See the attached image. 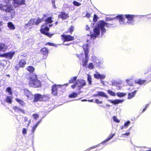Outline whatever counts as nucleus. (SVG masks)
Wrapping results in <instances>:
<instances>
[{
    "instance_id": "nucleus-27",
    "label": "nucleus",
    "mask_w": 151,
    "mask_h": 151,
    "mask_svg": "<svg viewBox=\"0 0 151 151\" xmlns=\"http://www.w3.org/2000/svg\"><path fill=\"white\" fill-rule=\"evenodd\" d=\"M27 70L30 73L33 72L35 70L34 68L32 66H29L27 68Z\"/></svg>"
},
{
    "instance_id": "nucleus-34",
    "label": "nucleus",
    "mask_w": 151,
    "mask_h": 151,
    "mask_svg": "<svg viewBox=\"0 0 151 151\" xmlns=\"http://www.w3.org/2000/svg\"><path fill=\"white\" fill-rule=\"evenodd\" d=\"M107 91L108 93L112 96H115L116 95V93L111 90H108Z\"/></svg>"
},
{
    "instance_id": "nucleus-29",
    "label": "nucleus",
    "mask_w": 151,
    "mask_h": 151,
    "mask_svg": "<svg viewBox=\"0 0 151 151\" xmlns=\"http://www.w3.org/2000/svg\"><path fill=\"white\" fill-rule=\"evenodd\" d=\"M11 14V17L12 18L14 17L15 14V11L14 9H11L10 6V14Z\"/></svg>"
},
{
    "instance_id": "nucleus-63",
    "label": "nucleus",
    "mask_w": 151,
    "mask_h": 151,
    "mask_svg": "<svg viewBox=\"0 0 151 151\" xmlns=\"http://www.w3.org/2000/svg\"><path fill=\"white\" fill-rule=\"evenodd\" d=\"M15 68L17 69H18L19 68V67L18 66H15Z\"/></svg>"
},
{
    "instance_id": "nucleus-62",
    "label": "nucleus",
    "mask_w": 151,
    "mask_h": 151,
    "mask_svg": "<svg viewBox=\"0 0 151 151\" xmlns=\"http://www.w3.org/2000/svg\"><path fill=\"white\" fill-rule=\"evenodd\" d=\"M88 101L90 102H93V99L89 100H88Z\"/></svg>"
},
{
    "instance_id": "nucleus-17",
    "label": "nucleus",
    "mask_w": 151,
    "mask_h": 151,
    "mask_svg": "<svg viewBox=\"0 0 151 151\" xmlns=\"http://www.w3.org/2000/svg\"><path fill=\"white\" fill-rule=\"evenodd\" d=\"M94 77L97 79H100L101 80L104 79L106 77V76L104 74H101L98 72L94 75Z\"/></svg>"
},
{
    "instance_id": "nucleus-15",
    "label": "nucleus",
    "mask_w": 151,
    "mask_h": 151,
    "mask_svg": "<svg viewBox=\"0 0 151 151\" xmlns=\"http://www.w3.org/2000/svg\"><path fill=\"white\" fill-rule=\"evenodd\" d=\"M43 97L44 96L40 94H36L35 95L34 99L33 101L34 102H36L38 101H41Z\"/></svg>"
},
{
    "instance_id": "nucleus-41",
    "label": "nucleus",
    "mask_w": 151,
    "mask_h": 151,
    "mask_svg": "<svg viewBox=\"0 0 151 151\" xmlns=\"http://www.w3.org/2000/svg\"><path fill=\"white\" fill-rule=\"evenodd\" d=\"M15 29L14 25L11 22H10V29L14 30Z\"/></svg>"
},
{
    "instance_id": "nucleus-14",
    "label": "nucleus",
    "mask_w": 151,
    "mask_h": 151,
    "mask_svg": "<svg viewBox=\"0 0 151 151\" xmlns=\"http://www.w3.org/2000/svg\"><path fill=\"white\" fill-rule=\"evenodd\" d=\"M42 22V19H38L37 20L35 19H31L29 22L28 24H36L38 25Z\"/></svg>"
},
{
    "instance_id": "nucleus-5",
    "label": "nucleus",
    "mask_w": 151,
    "mask_h": 151,
    "mask_svg": "<svg viewBox=\"0 0 151 151\" xmlns=\"http://www.w3.org/2000/svg\"><path fill=\"white\" fill-rule=\"evenodd\" d=\"M86 85L85 81L84 80H78L74 83L71 86V87L74 89L76 86L78 87L79 89Z\"/></svg>"
},
{
    "instance_id": "nucleus-24",
    "label": "nucleus",
    "mask_w": 151,
    "mask_h": 151,
    "mask_svg": "<svg viewBox=\"0 0 151 151\" xmlns=\"http://www.w3.org/2000/svg\"><path fill=\"white\" fill-rule=\"evenodd\" d=\"M146 82L145 80H143L140 79H136L135 81V82L136 83L140 85H142Z\"/></svg>"
},
{
    "instance_id": "nucleus-42",
    "label": "nucleus",
    "mask_w": 151,
    "mask_h": 151,
    "mask_svg": "<svg viewBox=\"0 0 151 151\" xmlns=\"http://www.w3.org/2000/svg\"><path fill=\"white\" fill-rule=\"evenodd\" d=\"M73 4L74 5L77 6H79L81 5L80 3L76 1H74L73 2Z\"/></svg>"
},
{
    "instance_id": "nucleus-20",
    "label": "nucleus",
    "mask_w": 151,
    "mask_h": 151,
    "mask_svg": "<svg viewBox=\"0 0 151 151\" xmlns=\"http://www.w3.org/2000/svg\"><path fill=\"white\" fill-rule=\"evenodd\" d=\"M98 95H99V96H101L106 98H108L109 97L105 93L101 91H98Z\"/></svg>"
},
{
    "instance_id": "nucleus-16",
    "label": "nucleus",
    "mask_w": 151,
    "mask_h": 151,
    "mask_svg": "<svg viewBox=\"0 0 151 151\" xmlns=\"http://www.w3.org/2000/svg\"><path fill=\"white\" fill-rule=\"evenodd\" d=\"M68 17V14L63 12H61L58 15V18H61L63 20L67 19Z\"/></svg>"
},
{
    "instance_id": "nucleus-25",
    "label": "nucleus",
    "mask_w": 151,
    "mask_h": 151,
    "mask_svg": "<svg viewBox=\"0 0 151 151\" xmlns=\"http://www.w3.org/2000/svg\"><path fill=\"white\" fill-rule=\"evenodd\" d=\"M126 82L127 84L130 86H132L133 85V80L131 78L126 79Z\"/></svg>"
},
{
    "instance_id": "nucleus-47",
    "label": "nucleus",
    "mask_w": 151,
    "mask_h": 151,
    "mask_svg": "<svg viewBox=\"0 0 151 151\" xmlns=\"http://www.w3.org/2000/svg\"><path fill=\"white\" fill-rule=\"evenodd\" d=\"M95 102L97 104L103 103V102L102 101H100L98 99H96L95 101Z\"/></svg>"
},
{
    "instance_id": "nucleus-35",
    "label": "nucleus",
    "mask_w": 151,
    "mask_h": 151,
    "mask_svg": "<svg viewBox=\"0 0 151 151\" xmlns=\"http://www.w3.org/2000/svg\"><path fill=\"white\" fill-rule=\"evenodd\" d=\"M87 80L89 84L91 85L92 82V78L90 75H88L87 76Z\"/></svg>"
},
{
    "instance_id": "nucleus-58",
    "label": "nucleus",
    "mask_w": 151,
    "mask_h": 151,
    "mask_svg": "<svg viewBox=\"0 0 151 151\" xmlns=\"http://www.w3.org/2000/svg\"><path fill=\"white\" fill-rule=\"evenodd\" d=\"M2 22H0V31H1V27H2Z\"/></svg>"
},
{
    "instance_id": "nucleus-45",
    "label": "nucleus",
    "mask_w": 151,
    "mask_h": 151,
    "mask_svg": "<svg viewBox=\"0 0 151 151\" xmlns=\"http://www.w3.org/2000/svg\"><path fill=\"white\" fill-rule=\"evenodd\" d=\"M73 29L74 27L73 26H71L68 29L70 32L72 33L73 31Z\"/></svg>"
},
{
    "instance_id": "nucleus-19",
    "label": "nucleus",
    "mask_w": 151,
    "mask_h": 151,
    "mask_svg": "<svg viewBox=\"0 0 151 151\" xmlns=\"http://www.w3.org/2000/svg\"><path fill=\"white\" fill-rule=\"evenodd\" d=\"M41 51L43 55L46 56H47L48 50L47 48L45 47L42 48L41 49Z\"/></svg>"
},
{
    "instance_id": "nucleus-40",
    "label": "nucleus",
    "mask_w": 151,
    "mask_h": 151,
    "mask_svg": "<svg viewBox=\"0 0 151 151\" xmlns=\"http://www.w3.org/2000/svg\"><path fill=\"white\" fill-rule=\"evenodd\" d=\"M130 124V122L129 121H128L124 124L125 128H127Z\"/></svg>"
},
{
    "instance_id": "nucleus-53",
    "label": "nucleus",
    "mask_w": 151,
    "mask_h": 151,
    "mask_svg": "<svg viewBox=\"0 0 151 151\" xmlns=\"http://www.w3.org/2000/svg\"><path fill=\"white\" fill-rule=\"evenodd\" d=\"M46 45H48L50 46H54V45L53 43H51L50 42H48L46 44Z\"/></svg>"
},
{
    "instance_id": "nucleus-31",
    "label": "nucleus",
    "mask_w": 151,
    "mask_h": 151,
    "mask_svg": "<svg viewBox=\"0 0 151 151\" xmlns=\"http://www.w3.org/2000/svg\"><path fill=\"white\" fill-rule=\"evenodd\" d=\"M101 144H103L101 143L97 145L92 146V147H90V148H88L86 150H85V151H89L91 149L95 148L96 147H97L99 146Z\"/></svg>"
},
{
    "instance_id": "nucleus-12",
    "label": "nucleus",
    "mask_w": 151,
    "mask_h": 151,
    "mask_svg": "<svg viewBox=\"0 0 151 151\" xmlns=\"http://www.w3.org/2000/svg\"><path fill=\"white\" fill-rule=\"evenodd\" d=\"M108 101L114 105H116V104H118L119 103H122L124 101V100L123 99L119 100L118 99L116 100L108 99Z\"/></svg>"
},
{
    "instance_id": "nucleus-13",
    "label": "nucleus",
    "mask_w": 151,
    "mask_h": 151,
    "mask_svg": "<svg viewBox=\"0 0 151 151\" xmlns=\"http://www.w3.org/2000/svg\"><path fill=\"white\" fill-rule=\"evenodd\" d=\"M24 94L27 96L28 99H30L33 98V95L28 89H25L24 90Z\"/></svg>"
},
{
    "instance_id": "nucleus-26",
    "label": "nucleus",
    "mask_w": 151,
    "mask_h": 151,
    "mask_svg": "<svg viewBox=\"0 0 151 151\" xmlns=\"http://www.w3.org/2000/svg\"><path fill=\"white\" fill-rule=\"evenodd\" d=\"M76 79H77V77H76L75 76L74 77H72L69 80V82L70 83H74L75 82H76Z\"/></svg>"
},
{
    "instance_id": "nucleus-59",
    "label": "nucleus",
    "mask_w": 151,
    "mask_h": 151,
    "mask_svg": "<svg viewBox=\"0 0 151 151\" xmlns=\"http://www.w3.org/2000/svg\"><path fill=\"white\" fill-rule=\"evenodd\" d=\"M6 91L9 93V87H8L6 89Z\"/></svg>"
},
{
    "instance_id": "nucleus-28",
    "label": "nucleus",
    "mask_w": 151,
    "mask_h": 151,
    "mask_svg": "<svg viewBox=\"0 0 151 151\" xmlns=\"http://www.w3.org/2000/svg\"><path fill=\"white\" fill-rule=\"evenodd\" d=\"M52 22L53 21L52 20L51 17H48L47 19L45 20V22L46 23V24L49 23H52Z\"/></svg>"
},
{
    "instance_id": "nucleus-55",
    "label": "nucleus",
    "mask_w": 151,
    "mask_h": 151,
    "mask_svg": "<svg viewBox=\"0 0 151 151\" xmlns=\"http://www.w3.org/2000/svg\"><path fill=\"white\" fill-rule=\"evenodd\" d=\"M52 5H53V6H54V8H56V6L55 5V1H52Z\"/></svg>"
},
{
    "instance_id": "nucleus-18",
    "label": "nucleus",
    "mask_w": 151,
    "mask_h": 151,
    "mask_svg": "<svg viewBox=\"0 0 151 151\" xmlns=\"http://www.w3.org/2000/svg\"><path fill=\"white\" fill-rule=\"evenodd\" d=\"M115 133L110 134L109 135V137L106 139L104 140V141L101 142V143L104 144L106 142L108 141L111 139L115 135Z\"/></svg>"
},
{
    "instance_id": "nucleus-46",
    "label": "nucleus",
    "mask_w": 151,
    "mask_h": 151,
    "mask_svg": "<svg viewBox=\"0 0 151 151\" xmlns=\"http://www.w3.org/2000/svg\"><path fill=\"white\" fill-rule=\"evenodd\" d=\"M15 54V52H10V59L12 58Z\"/></svg>"
},
{
    "instance_id": "nucleus-64",
    "label": "nucleus",
    "mask_w": 151,
    "mask_h": 151,
    "mask_svg": "<svg viewBox=\"0 0 151 151\" xmlns=\"http://www.w3.org/2000/svg\"><path fill=\"white\" fill-rule=\"evenodd\" d=\"M146 109V108H145V109H144L142 111V113Z\"/></svg>"
},
{
    "instance_id": "nucleus-61",
    "label": "nucleus",
    "mask_w": 151,
    "mask_h": 151,
    "mask_svg": "<svg viewBox=\"0 0 151 151\" xmlns=\"http://www.w3.org/2000/svg\"><path fill=\"white\" fill-rule=\"evenodd\" d=\"M28 120V119L27 118V117H24V120H25V121H27V120Z\"/></svg>"
},
{
    "instance_id": "nucleus-21",
    "label": "nucleus",
    "mask_w": 151,
    "mask_h": 151,
    "mask_svg": "<svg viewBox=\"0 0 151 151\" xmlns=\"http://www.w3.org/2000/svg\"><path fill=\"white\" fill-rule=\"evenodd\" d=\"M26 64V61L24 60H21L19 62V67L22 68L24 67L25 66Z\"/></svg>"
},
{
    "instance_id": "nucleus-8",
    "label": "nucleus",
    "mask_w": 151,
    "mask_h": 151,
    "mask_svg": "<svg viewBox=\"0 0 151 151\" xmlns=\"http://www.w3.org/2000/svg\"><path fill=\"white\" fill-rule=\"evenodd\" d=\"M92 61L95 63L96 66L101 67V65L103 63V61L98 59L97 57L95 56H93L91 58Z\"/></svg>"
},
{
    "instance_id": "nucleus-44",
    "label": "nucleus",
    "mask_w": 151,
    "mask_h": 151,
    "mask_svg": "<svg viewBox=\"0 0 151 151\" xmlns=\"http://www.w3.org/2000/svg\"><path fill=\"white\" fill-rule=\"evenodd\" d=\"M97 16L96 15L94 14V17L93 18V21L94 22H96L97 20Z\"/></svg>"
},
{
    "instance_id": "nucleus-9",
    "label": "nucleus",
    "mask_w": 151,
    "mask_h": 151,
    "mask_svg": "<svg viewBox=\"0 0 151 151\" xmlns=\"http://www.w3.org/2000/svg\"><path fill=\"white\" fill-rule=\"evenodd\" d=\"M49 30V27L43 25L42 26V28L40 29V32L42 33L45 34L49 37H51L53 34H50L49 33H48L47 32Z\"/></svg>"
},
{
    "instance_id": "nucleus-37",
    "label": "nucleus",
    "mask_w": 151,
    "mask_h": 151,
    "mask_svg": "<svg viewBox=\"0 0 151 151\" xmlns=\"http://www.w3.org/2000/svg\"><path fill=\"white\" fill-rule=\"evenodd\" d=\"M9 55V52L4 54H0V57L6 58Z\"/></svg>"
},
{
    "instance_id": "nucleus-7",
    "label": "nucleus",
    "mask_w": 151,
    "mask_h": 151,
    "mask_svg": "<svg viewBox=\"0 0 151 151\" xmlns=\"http://www.w3.org/2000/svg\"><path fill=\"white\" fill-rule=\"evenodd\" d=\"M4 1L6 4H0V10L9 12V0H4Z\"/></svg>"
},
{
    "instance_id": "nucleus-57",
    "label": "nucleus",
    "mask_w": 151,
    "mask_h": 151,
    "mask_svg": "<svg viewBox=\"0 0 151 151\" xmlns=\"http://www.w3.org/2000/svg\"><path fill=\"white\" fill-rule=\"evenodd\" d=\"M86 16L87 17H88V18L89 17L91 16V15L89 13H88L86 14Z\"/></svg>"
},
{
    "instance_id": "nucleus-38",
    "label": "nucleus",
    "mask_w": 151,
    "mask_h": 151,
    "mask_svg": "<svg viewBox=\"0 0 151 151\" xmlns=\"http://www.w3.org/2000/svg\"><path fill=\"white\" fill-rule=\"evenodd\" d=\"M14 109L15 110V111L17 112L21 111L22 112H24L23 110L22 109H19L17 107H14Z\"/></svg>"
},
{
    "instance_id": "nucleus-32",
    "label": "nucleus",
    "mask_w": 151,
    "mask_h": 151,
    "mask_svg": "<svg viewBox=\"0 0 151 151\" xmlns=\"http://www.w3.org/2000/svg\"><path fill=\"white\" fill-rule=\"evenodd\" d=\"M88 68L89 69H92L94 68V66L92 63H89L88 65Z\"/></svg>"
},
{
    "instance_id": "nucleus-56",
    "label": "nucleus",
    "mask_w": 151,
    "mask_h": 151,
    "mask_svg": "<svg viewBox=\"0 0 151 151\" xmlns=\"http://www.w3.org/2000/svg\"><path fill=\"white\" fill-rule=\"evenodd\" d=\"M93 97H96V96H99V95H98V91L97 92V93H96V94H94L93 95Z\"/></svg>"
},
{
    "instance_id": "nucleus-54",
    "label": "nucleus",
    "mask_w": 151,
    "mask_h": 151,
    "mask_svg": "<svg viewBox=\"0 0 151 151\" xmlns=\"http://www.w3.org/2000/svg\"><path fill=\"white\" fill-rule=\"evenodd\" d=\"M90 28L88 25L86 26V30H89L90 29Z\"/></svg>"
},
{
    "instance_id": "nucleus-11",
    "label": "nucleus",
    "mask_w": 151,
    "mask_h": 151,
    "mask_svg": "<svg viewBox=\"0 0 151 151\" xmlns=\"http://www.w3.org/2000/svg\"><path fill=\"white\" fill-rule=\"evenodd\" d=\"M13 4L15 7L25 4V0H13Z\"/></svg>"
},
{
    "instance_id": "nucleus-22",
    "label": "nucleus",
    "mask_w": 151,
    "mask_h": 151,
    "mask_svg": "<svg viewBox=\"0 0 151 151\" xmlns=\"http://www.w3.org/2000/svg\"><path fill=\"white\" fill-rule=\"evenodd\" d=\"M7 46L5 44L0 43V51H5L7 48Z\"/></svg>"
},
{
    "instance_id": "nucleus-36",
    "label": "nucleus",
    "mask_w": 151,
    "mask_h": 151,
    "mask_svg": "<svg viewBox=\"0 0 151 151\" xmlns=\"http://www.w3.org/2000/svg\"><path fill=\"white\" fill-rule=\"evenodd\" d=\"M16 101L18 102L22 106H23L25 104V103L22 100L18 99H16Z\"/></svg>"
},
{
    "instance_id": "nucleus-1",
    "label": "nucleus",
    "mask_w": 151,
    "mask_h": 151,
    "mask_svg": "<svg viewBox=\"0 0 151 151\" xmlns=\"http://www.w3.org/2000/svg\"><path fill=\"white\" fill-rule=\"evenodd\" d=\"M138 17V16L136 15L121 14L117 16L116 18L119 19V25L124 26L127 25H133L135 18Z\"/></svg>"
},
{
    "instance_id": "nucleus-4",
    "label": "nucleus",
    "mask_w": 151,
    "mask_h": 151,
    "mask_svg": "<svg viewBox=\"0 0 151 151\" xmlns=\"http://www.w3.org/2000/svg\"><path fill=\"white\" fill-rule=\"evenodd\" d=\"M29 86L30 87L37 88L41 86V84L40 80L38 79L36 74H33L29 78Z\"/></svg>"
},
{
    "instance_id": "nucleus-39",
    "label": "nucleus",
    "mask_w": 151,
    "mask_h": 151,
    "mask_svg": "<svg viewBox=\"0 0 151 151\" xmlns=\"http://www.w3.org/2000/svg\"><path fill=\"white\" fill-rule=\"evenodd\" d=\"M113 120L115 122H116V123H119L120 122V120L118 119L116 116H114L113 117Z\"/></svg>"
},
{
    "instance_id": "nucleus-50",
    "label": "nucleus",
    "mask_w": 151,
    "mask_h": 151,
    "mask_svg": "<svg viewBox=\"0 0 151 151\" xmlns=\"http://www.w3.org/2000/svg\"><path fill=\"white\" fill-rule=\"evenodd\" d=\"M34 118L35 119H37L39 117L38 115L37 114H34L33 115Z\"/></svg>"
},
{
    "instance_id": "nucleus-10",
    "label": "nucleus",
    "mask_w": 151,
    "mask_h": 151,
    "mask_svg": "<svg viewBox=\"0 0 151 151\" xmlns=\"http://www.w3.org/2000/svg\"><path fill=\"white\" fill-rule=\"evenodd\" d=\"M64 42L72 41L74 40V37L69 35H61Z\"/></svg>"
},
{
    "instance_id": "nucleus-3",
    "label": "nucleus",
    "mask_w": 151,
    "mask_h": 151,
    "mask_svg": "<svg viewBox=\"0 0 151 151\" xmlns=\"http://www.w3.org/2000/svg\"><path fill=\"white\" fill-rule=\"evenodd\" d=\"M83 48L85 54V58H84V55L83 54L78 55V57L79 58L80 60L82 61L83 66L86 67L88 59V45L87 44L84 45L83 46Z\"/></svg>"
},
{
    "instance_id": "nucleus-6",
    "label": "nucleus",
    "mask_w": 151,
    "mask_h": 151,
    "mask_svg": "<svg viewBox=\"0 0 151 151\" xmlns=\"http://www.w3.org/2000/svg\"><path fill=\"white\" fill-rule=\"evenodd\" d=\"M68 83H66L64 85H59L55 84L53 86L52 88V93L53 95H56L58 93V91L60 90H61L62 86H63L65 85L68 86Z\"/></svg>"
},
{
    "instance_id": "nucleus-33",
    "label": "nucleus",
    "mask_w": 151,
    "mask_h": 151,
    "mask_svg": "<svg viewBox=\"0 0 151 151\" xmlns=\"http://www.w3.org/2000/svg\"><path fill=\"white\" fill-rule=\"evenodd\" d=\"M78 96V94L75 92L72 93L69 96V97L70 98H75L77 97Z\"/></svg>"
},
{
    "instance_id": "nucleus-2",
    "label": "nucleus",
    "mask_w": 151,
    "mask_h": 151,
    "mask_svg": "<svg viewBox=\"0 0 151 151\" xmlns=\"http://www.w3.org/2000/svg\"><path fill=\"white\" fill-rule=\"evenodd\" d=\"M112 24H111L107 23L104 21H100L98 23L97 26L94 29L93 33L91 36L89 35V37L91 38H96L100 34V30L102 35L104 34L106 32V29L105 27H106L107 28L110 27Z\"/></svg>"
},
{
    "instance_id": "nucleus-60",
    "label": "nucleus",
    "mask_w": 151,
    "mask_h": 151,
    "mask_svg": "<svg viewBox=\"0 0 151 151\" xmlns=\"http://www.w3.org/2000/svg\"><path fill=\"white\" fill-rule=\"evenodd\" d=\"M124 128H125V127H124V125L123 126H122L121 127V129H124Z\"/></svg>"
},
{
    "instance_id": "nucleus-48",
    "label": "nucleus",
    "mask_w": 151,
    "mask_h": 151,
    "mask_svg": "<svg viewBox=\"0 0 151 151\" xmlns=\"http://www.w3.org/2000/svg\"><path fill=\"white\" fill-rule=\"evenodd\" d=\"M37 127V125H35L33 127L32 129V132L33 133H34V132L35 131Z\"/></svg>"
},
{
    "instance_id": "nucleus-30",
    "label": "nucleus",
    "mask_w": 151,
    "mask_h": 151,
    "mask_svg": "<svg viewBox=\"0 0 151 151\" xmlns=\"http://www.w3.org/2000/svg\"><path fill=\"white\" fill-rule=\"evenodd\" d=\"M116 95L118 97H122L126 95V93H124L118 92L116 93Z\"/></svg>"
},
{
    "instance_id": "nucleus-49",
    "label": "nucleus",
    "mask_w": 151,
    "mask_h": 151,
    "mask_svg": "<svg viewBox=\"0 0 151 151\" xmlns=\"http://www.w3.org/2000/svg\"><path fill=\"white\" fill-rule=\"evenodd\" d=\"M116 18V17H114L113 18H106V21L113 20L115 19Z\"/></svg>"
},
{
    "instance_id": "nucleus-52",
    "label": "nucleus",
    "mask_w": 151,
    "mask_h": 151,
    "mask_svg": "<svg viewBox=\"0 0 151 151\" xmlns=\"http://www.w3.org/2000/svg\"><path fill=\"white\" fill-rule=\"evenodd\" d=\"M130 134V133L129 132L126 133L124 134H121V136L124 137V135L127 136H128Z\"/></svg>"
},
{
    "instance_id": "nucleus-43",
    "label": "nucleus",
    "mask_w": 151,
    "mask_h": 151,
    "mask_svg": "<svg viewBox=\"0 0 151 151\" xmlns=\"http://www.w3.org/2000/svg\"><path fill=\"white\" fill-rule=\"evenodd\" d=\"M27 132V130L25 128H23L22 130V133L23 135H25Z\"/></svg>"
},
{
    "instance_id": "nucleus-23",
    "label": "nucleus",
    "mask_w": 151,
    "mask_h": 151,
    "mask_svg": "<svg viewBox=\"0 0 151 151\" xmlns=\"http://www.w3.org/2000/svg\"><path fill=\"white\" fill-rule=\"evenodd\" d=\"M137 92L136 91H135L134 92L131 93H129L128 94V99H131L134 97L135 95Z\"/></svg>"
},
{
    "instance_id": "nucleus-51",
    "label": "nucleus",
    "mask_w": 151,
    "mask_h": 151,
    "mask_svg": "<svg viewBox=\"0 0 151 151\" xmlns=\"http://www.w3.org/2000/svg\"><path fill=\"white\" fill-rule=\"evenodd\" d=\"M5 101L6 103L9 104V96H7L6 99L5 100Z\"/></svg>"
}]
</instances>
